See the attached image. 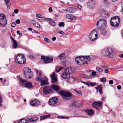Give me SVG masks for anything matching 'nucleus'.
<instances>
[{
  "instance_id": "58836bf2",
  "label": "nucleus",
  "mask_w": 123,
  "mask_h": 123,
  "mask_svg": "<svg viewBox=\"0 0 123 123\" xmlns=\"http://www.w3.org/2000/svg\"><path fill=\"white\" fill-rule=\"evenodd\" d=\"M81 77L86 78H88V76L86 75L83 74H81Z\"/></svg>"
},
{
  "instance_id": "0eeeda50",
  "label": "nucleus",
  "mask_w": 123,
  "mask_h": 123,
  "mask_svg": "<svg viewBox=\"0 0 123 123\" xmlns=\"http://www.w3.org/2000/svg\"><path fill=\"white\" fill-rule=\"evenodd\" d=\"M24 56L21 54L18 55L16 57L15 61L18 63L21 64H25L26 62V60L24 59Z\"/></svg>"
},
{
  "instance_id": "e433bc0d",
  "label": "nucleus",
  "mask_w": 123,
  "mask_h": 123,
  "mask_svg": "<svg viewBox=\"0 0 123 123\" xmlns=\"http://www.w3.org/2000/svg\"><path fill=\"white\" fill-rule=\"evenodd\" d=\"M49 24L50 25L53 26H55V23L54 21H52V20L51 21H49Z\"/></svg>"
},
{
  "instance_id": "a211bd4d",
  "label": "nucleus",
  "mask_w": 123,
  "mask_h": 123,
  "mask_svg": "<svg viewBox=\"0 0 123 123\" xmlns=\"http://www.w3.org/2000/svg\"><path fill=\"white\" fill-rule=\"evenodd\" d=\"M100 13L101 16L104 18H107L109 15V14L107 12H105L103 10H101Z\"/></svg>"
},
{
  "instance_id": "4d7b16f0",
  "label": "nucleus",
  "mask_w": 123,
  "mask_h": 123,
  "mask_svg": "<svg viewBox=\"0 0 123 123\" xmlns=\"http://www.w3.org/2000/svg\"><path fill=\"white\" fill-rule=\"evenodd\" d=\"M20 31L19 30L17 31V33L18 34H19V35H22V33H20Z\"/></svg>"
},
{
  "instance_id": "a18cd8bd",
  "label": "nucleus",
  "mask_w": 123,
  "mask_h": 123,
  "mask_svg": "<svg viewBox=\"0 0 123 123\" xmlns=\"http://www.w3.org/2000/svg\"><path fill=\"white\" fill-rule=\"evenodd\" d=\"M59 69V67H57L55 69V72H56L58 73L60 71Z\"/></svg>"
},
{
  "instance_id": "603ef678",
  "label": "nucleus",
  "mask_w": 123,
  "mask_h": 123,
  "mask_svg": "<svg viewBox=\"0 0 123 123\" xmlns=\"http://www.w3.org/2000/svg\"><path fill=\"white\" fill-rule=\"evenodd\" d=\"M96 72L94 71H93L92 73V76H95Z\"/></svg>"
},
{
  "instance_id": "69168bd1",
  "label": "nucleus",
  "mask_w": 123,
  "mask_h": 123,
  "mask_svg": "<svg viewBox=\"0 0 123 123\" xmlns=\"http://www.w3.org/2000/svg\"><path fill=\"white\" fill-rule=\"evenodd\" d=\"M46 20L47 21H51L52 20V19H51L50 18H46Z\"/></svg>"
},
{
  "instance_id": "2f4dec72",
  "label": "nucleus",
  "mask_w": 123,
  "mask_h": 123,
  "mask_svg": "<svg viewBox=\"0 0 123 123\" xmlns=\"http://www.w3.org/2000/svg\"><path fill=\"white\" fill-rule=\"evenodd\" d=\"M33 25L37 28H40V25L38 23L35 22V23H33Z\"/></svg>"
},
{
  "instance_id": "c85d7f7f",
  "label": "nucleus",
  "mask_w": 123,
  "mask_h": 123,
  "mask_svg": "<svg viewBox=\"0 0 123 123\" xmlns=\"http://www.w3.org/2000/svg\"><path fill=\"white\" fill-rule=\"evenodd\" d=\"M50 116L49 115H45L41 117L40 120L45 119V118L50 117Z\"/></svg>"
},
{
  "instance_id": "4468645a",
  "label": "nucleus",
  "mask_w": 123,
  "mask_h": 123,
  "mask_svg": "<svg viewBox=\"0 0 123 123\" xmlns=\"http://www.w3.org/2000/svg\"><path fill=\"white\" fill-rule=\"evenodd\" d=\"M106 50L108 54V57L111 58H113V56L112 49L111 48L109 47Z\"/></svg>"
},
{
  "instance_id": "72a5a7b5",
  "label": "nucleus",
  "mask_w": 123,
  "mask_h": 123,
  "mask_svg": "<svg viewBox=\"0 0 123 123\" xmlns=\"http://www.w3.org/2000/svg\"><path fill=\"white\" fill-rule=\"evenodd\" d=\"M102 53L104 56H107L108 57V54L107 53L106 50L103 51L102 52Z\"/></svg>"
},
{
  "instance_id": "6ab92c4d",
  "label": "nucleus",
  "mask_w": 123,
  "mask_h": 123,
  "mask_svg": "<svg viewBox=\"0 0 123 123\" xmlns=\"http://www.w3.org/2000/svg\"><path fill=\"white\" fill-rule=\"evenodd\" d=\"M11 38L12 44V46L14 48H16L17 47V43L16 41L11 36Z\"/></svg>"
},
{
  "instance_id": "338daca9",
  "label": "nucleus",
  "mask_w": 123,
  "mask_h": 123,
  "mask_svg": "<svg viewBox=\"0 0 123 123\" xmlns=\"http://www.w3.org/2000/svg\"><path fill=\"white\" fill-rule=\"evenodd\" d=\"M56 39V38L55 37H53L52 38V40L53 41H55Z\"/></svg>"
},
{
  "instance_id": "7c9ffc66",
  "label": "nucleus",
  "mask_w": 123,
  "mask_h": 123,
  "mask_svg": "<svg viewBox=\"0 0 123 123\" xmlns=\"http://www.w3.org/2000/svg\"><path fill=\"white\" fill-rule=\"evenodd\" d=\"M28 122L25 119L21 120L18 121V123H28Z\"/></svg>"
},
{
  "instance_id": "49530a36",
  "label": "nucleus",
  "mask_w": 123,
  "mask_h": 123,
  "mask_svg": "<svg viewBox=\"0 0 123 123\" xmlns=\"http://www.w3.org/2000/svg\"><path fill=\"white\" fill-rule=\"evenodd\" d=\"M76 21V20L75 19H71L69 22L71 23H74Z\"/></svg>"
},
{
  "instance_id": "f8f14e48",
  "label": "nucleus",
  "mask_w": 123,
  "mask_h": 123,
  "mask_svg": "<svg viewBox=\"0 0 123 123\" xmlns=\"http://www.w3.org/2000/svg\"><path fill=\"white\" fill-rule=\"evenodd\" d=\"M102 102L101 101L99 102H94L92 104V106L94 107L97 110H99L101 108V105Z\"/></svg>"
},
{
  "instance_id": "79ce46f5",
  "label": "nucleus",
  "mask_w": 123,
  "mask_h": 123,
  "mask_svg": "<svg viewBox=\"0 0 123 123\" xmlns=\"http://www.w3.org/2000/svg\"><path fill=\"white\" fill-rule=\"evenodd\" d=\"M28 120L29 121L31 122H34V120H33V118H28Z\"/></svg>"
},
{
  "instance_id": "1a4fd4ad",
  "label": "nucleus",
  "mask_w": 123,
  "mask_h": 123,
  "mask_svg": "<svg viewBox=\"0 0 123 123\" xmlns=\"http://www.w3.org/2000/svg\"><path fill=\"white\" fill-rule=\"evenodd\" d=\"M41 59L45 63H51L53 61V58L52 56H45L42 55L41 56Z\"/></svg>"
},
{
  "instance_id": "bb28decb",
  "label": "nucleus",
  "mask_w": 123,
  "mask_h": 123,
  "mask_svg": "<svg viewBox=\"0 0 123 123\" xmlns=\"http://www.w3.org/2000/svg\"><path fill=\"white\" fill-rule=\"evenodd\" d=\"M25 86L28 88H32L33 87L32 85L30 82L26 83L25 85Z\"/></svg>"
},
{
  "instance_id": "bf43d9fd",
  "label": "nucleus",
  "mask_w": 123,
  "mask_h": 123,
  "mask_svg": "<svg viewBox=\"0 0 123 123\" xmlns=\"http://www.w3.org/2000/svg\"><path fill=\"white\" fill-rule=\"evenodd\" d=\"M49 11L50 12H51L52 11V9L51 7H50L49 9Z\"/></svg>"
},
{
  "instance_id": "423d86ee",
  "label": "nucleus",
  "mask_w": 123,
  "mask_h": 123,
  "mask_svg": "<svg viewBox=\"0 0 123 123\" xmlns=\"http://www.w3.org/2000/svg\"><path fill=\"white\" fill-rule=\"evenodd\" d=\"M24 73L26 78L30 79L33 76V74L31 70L28 67H26L24 70Z\"/></svg>"
},
{
  "instance_id": "aec40b11",
  "label": "nucleus",
  "mask_w": 123,
  "mask_h": 123,
  "mask_svg": "<svg viewBox=\"0 0 123 123\" xmlns=\"http://www.w3.org/2000/svg\"><path fill=\"white\" fill-rule=\"evenodd\" d=\"M62 77L64 79H68L70 76V75L67 72H64L61 75Z\"/></svg>"
},
{
  "instance_id": "412c9836",
  "label": "nucleus",
  "mask_w": 123,
  "mask_h": 123,
  "mask_svg": "<svg viewBox=\"0 0 123 123\" xmlns=\"http://www.w3.org/2000/svg\"><path fill=\"white\" fill-rule=\"evenodd\" d=\"M51 87L52 89H53L54 90L56 91H59L60 89V87L59 86L55 85H51Z\"/></svg>"
},
{
  "instance_id": "f257e3e1",
  "label": "nucleus",
  "mask_w": 123,
  "mask_h": 123,
  "mask_svg": "<svg viewBox=\"0 0 123 123\" xmlns=\"http://www.w3.org/2000/svg\"><path fill=\"white\" fill-rule=\"evenodd\" d=\"M91 58L89 56L80 57V56L76 57L75 60L77 63L79 65L82 66L83 64L88 63L86 61H90Z\"/></svg>"
},
{
  "instance_id": "f704fd0d",
  "label": "nucleus",
  "mask_w": 123,
  "mask_h": 123,
  "mask_svg": "<svg viewBox=\"0 0 123 123\" xmlns=\"http://www.w3.org/2000/svg\"><path fill=\"white\" fill-rule=\"evenodd\" d=\"M4 1L5 2L6 5L7 6V8H8V6H9L10 5V4L9 3L10 2V0H4Z\"/></svg>"
},
{
  "instance_id": "de8ad7c7",
  "label": "nucleus",
  "mask_w": 123,
  "mask_h": 123,
  "mask_svg": "<svg viewBox=\"0 0 123 123\" xmlns=\"http://www.w3.org/2000/svg\"><path fill=\"white\" fill-rule=\"evenodd\" d=\"M11 26L13 27H14L16 25V23L14 22H13L11 24Z\"/></svg>"
},
{
  "instance_id": "5fc2aeb1",
  "label": "nucleus",
  "mask_w": 123,
  "mask_h": 123,
  "mask_svg": "<svg viewBox=\"0 0 123 123\" xmlns=\"http://www.w3.org/2000/svg\"><path fill=\"white\" fill-rule=\"evenodd\" d=\"M67 117H62L61 116H58L57 118H67Z\"/></svg>"
},
{
  "instance_id": "c03bdc74",
  "label": "nucleus",
  "mask_w": 123,
  "mask_h": 123,
  "mask_svg": "<svg viewBox=\"0 0 123 123\" xmlns=\"http://www.w3.org/2000/svg\"><path fill=\"white\" fill-rule=\"evenodd\" d=\"M2 102V98L1 95H0V107L2 106V105L1 104V103Z\"/></svg>"
},
{
  "instance_id": "393cba45",
  "label": "nucleus",
  "mask_w": 123,
  "mask_h": 123,
  "mask_svg": "<svg viewBox=\"0 0 123 123\" xmlns=\"http://www.w3.org/2000/svg\"><path fill=\"white\" fill-rule=\"evenodd\" d=\"M19 84L20 85L22 86L26 82V81L22 79L21 78H20L19 80Z\"/></svg>"
},
{
  "instance_id": "20e7f679",
  "label": "nucleus",
  "mask_w": 123,
  "mask_h": 123,
  "mask_svg": "<svg viewBox=\"0 0 123 123\" xmlns=\"http://www.w3.org/2000/svg\"><path fill=\"white\" fill-rule=\"evenodd\" d=\"M58 92L63 98L66 100L70 99V97L72 95L71 93L66 91L62 90Z\"/></svg>"
},
{
  "instance_id": "c756f323",
  "label": "nucleus",
  "mask_w": 123,
  "mask_h": 123,
  "mask_svg": "<svg viewBox=\"0 0 123 123\" xmlns=\"http://www.w3.org/2000/svg\"><path fill=\"white\" fill-rule=\"evenodd\" d=\"M101 34L103 35L104 36L107 34V32L105 29H103L101 31Z\"/></svg>"
},
{
  "instance_id": "f3484780",
  "label": "nucleus",
  "mask_w": 123,
  "mask_h": 123,
  "mask_svg": "<svg viewBox=\"0 0 123 123\" xmlns=\"http://www.w3.org/2000/svg\"><path fill=\"white\" fill-rule=\"evenodd\" d=\"M40 102L38 100L35 99L30 103V104L32 106H38L40 104Z\"/></svg>"
},
{
  "instance_id": "6e6d98bb",
  "label": "nucleus",
  "mask_w": 123,
  "mask_h": 123,
  "mask_svg": "<svg viewBox=\"0 0 123 123\" xmlns=\"http://www.w3.org/2000/svg\"><path fill=\"white\" fill-rule=\"evenodd\" d=\"M18 10L17 9H15L14 11V13H15L16 14L18 13Z\"/></svg>"
},
{
  "instance_id": "39448f33",
  "label": "nucleus",
  "mask_w": 123,
  "mask_h": 123,
  "mask_svg": "<svg viewBox=\"0 0 123 123\" xmlns=\"http://www.w3.org/2000/svg\"><path fill=\"white\" fill-rule=\"evenodd\" d=\"M107 25V21L105 19L103 18L99 19L97 22V27L99 29H101L104 28Z\"/></svg>"
},
{
  "instance_id": "a878e982",
  "label": "nucleus",
  "mask_w": 123,
  "mask_h": 123,
  "mask_svg": "<svg viewBox=\"0 0 123 123\" xmlns=\"http://www.w3.org/2000/svg\"><path fill=\"white\" fill-rule=\"evenodd\" d=\"M96 83H92L90 82H86V84L88 86H93L95 85Z\"/></svg>"
},
{
  "instance_id": "4c0bfd02",
  "label": "nucleus",
  "mask_w": 123,
  "mask_h": 123,
  "mask_svg": "<svg viewBox=\"0 0 123 123\" xmlns=\"http://www.w3.org/2000/svg\"><path fill=\"white\" fill-rule=\"evenodd\" d=\"M74 91L79 94L81 95L82 94V92L80 90H74Z\"/></svg>"
},
{
  "instance_id": "b1692460",
  "label": "nucleus",
  "mask_w": 123,
  "mask_h": 123,
  "mask_svg": "<svg viewBox=\"0 0 123 123\" xmlns=\"http://www.w3.org/2000/svg\"><path fill=\"white\" fill-rule=\"evenodd\" d=\"M95 88L96 89L97 92L98 91L100 94H102V86L101 85H100L97 87H95Z\"/></svg>"
},
{
  "instance_id": "37998d69",
  "label": "nucleus",
  "mask_w": 123,
  "mask_h": 123,
  "mask_svg": "<svg viewBox=\"0 0 123 123\" xmlns=\"http://www.w3.org/2000/svg\"><path fill=\"white\" fill-rule=\"evenodd\" d=\"M44 41L45 42H47L48 43H50V40L49 39H48V38H45L44 39Z\"/></svg>"
},
{
  "instance_id": "9b49d317",
  "label": "nucleus",
  "mask_w": 123,
  "mask_h": 123,
  "mask_svg": "<svg viewBox=\"0 0 123 123\" xmlns=\"http://www.w3.org/2000/svg\"><path fill=\"white\" fill-rule=\"evenodd\" d=\"M97 37V32L95 31V30H93L90 33L89 38L92 41H94L96 39Z\"/></svg>"
},
{
  "instance_id": "f03ea898",
  "label": "nucleus",
  "mask_w": 123,
  "mask_h": 123,
  "mask_svg": "<svg viewBox=\"0 0 123 123\" xmlns=\"http://www.w3.org/2000/svg\"><path fill=\"white\" fill-rule=\"evenodd\" d=\"M36 73L38 75V77L36 78L37 81L41 82V86L44 85L48 84V81L47 78L45 77L44 78H41V72L38 71L37 70H36Z\"/></svg>"
},
{
  "instance_id": "09e8293b",
  "label": "nucleus",
  "mask_w": 123,
  "mask_h": 123,
  "mask_svg": "<svg viewBox=\"0 0 123 123\" xmlns=\"http://www.w3.org/2000/svg\"><path fill=\"white\" fill-rule=\"evenodd\" d=\"M58 33L60 34L64 35V33H65L63 31H59L58 32Z\"/></svg>"
},
{
  "instance_id": "2eb2a0df",
  "label": "nucleus",
  "mask_w": 123,
  "mask_h": 123,
  "mask_svg": "<svg viewBox=\"0 0 123 123\" xmlns=\"http://www.w3.org/2000/svg\"><path fill=\"white\" fill-rule=\"evenodd\" d=\"M55 73L54 72L50 76L51 78V81L53 84H55L57 82V79L56 77L55 76Z\"/></svg>"
},
{
  "instance_id": "a19ab883",
  "label": "nucleus",
  "mask_w": 123,
  "mask_h": 123,
  "mask_svg": "<svg viewBox=\"0 0 123 123\" xmlns=\"http://www.w3.org/2000/svg\"><path fill=\"white\" fill-rule=\"evenodd\" d=\"M59 25L60 27H63L64 25V23L63 22H61L59 23Z\"/></svg>"
},
{
  "instance_id": "6e6552de",
  "label": "nucleus",
  "mask_w": 123,
  "mask_h": 123,
  "mask_svg": "<svg viewBox=\"0 0 123 123\" xmlns=\"http://www.w3.org/2000/svg\"><path fill=\"white\" fill-rule=\"evenodd\" d=\"M7 20L5 15L2 13L0 14V25L2 27L5 26L6 24Z\"/></svg>"
},
{
  "instance_id": "c9c22d12",
  "label": "nucleus",
  "mask_w": 123,
  "mask_h": 123,
  "mask_svg": "<svg viewBox=\"0 0 123 123\" xmlns=\"http://www.w3.org/2000/svg\"><path fill=\"white\" fill-rule=\"evenodd\" d=\"M65 55V53H63L58 55L57 57H58L59 59H61Z\"/></svg>"
},
{
  "instance_id": "680f3d73",
  "label": "nucleus",
  "mask_w": 123,
  "mask_h": 123,
  "mask_svg": "<svg viewBox=\"0 0 123 123\" xmlns=\"http://www.w3.org/2000/svg\"><path fill=\"white\" fill-rule=\"evenodd\" d=\"M77 7L80 9L81 8V6L79 4H77Z\"/></svg>"
},
{
  "instance_id": "5701e85b",
  "label": "nucleus",
  "mask_w": 123,
  "mask_h": 123,
  "mask_svg": "<svg viewBox=\"0 0 123 123\" xmlns=\"http://www.w3.org/2000/svg\"><path fill=\"white\" fill-rule=\"evenodd\" d=\"M66 18L69 19L77 18V17L72 14H68L66 15Z\"/></svg>"
},
{
  "instance_id": "3c124183",
  "label": "nucleus",
  "mask_w": 123,
  "mask_h": 123,
  "mask_svg": "<svg viewBox=\"0 0 123 123\" xmlns=\"http://www.w3.org/2000/svg\"><path fill=\"white\" fill-rule=\"evenodd\" d=\"M109 83L110 85L112 84L113 83V81L112 80H110L109 81Z\"/></svg>"
},
{
  "instance_id": "13d9d810",
  "label": "nucleus",
  "mask_w": 123,
  "mask_h": 123,
  "mask_svg": "<svg viewBox=\"0 0 123 123\" xmlns=\"http://www.w3.org/2000/svg\"><path fill=\"white\" fill-rule=\"evenodd\" d=\"M117 87L118 90H119L121 89V86L120 85H119L117 86Z\"/></svg>"
},
{
  "instance_id": "774afa93",
  "label": "nucleus",
  "mask_w": 123,
  "mask_h": 123,
  "mask_svg": "<svg viewBox=\"0 0 123 123\" xmlns=\"http://www.w3.org/2000/svg\"><path fill=\"white\" fill-rule=\"evenodd\" d=\"M109 70L107 69H106L105 70V72L106 73H108V72Z\"/></svg>"
},
{
  "instance_id": "e2e57ef3",
  "label": "nucleus",
  "mask_w": 123,
  "mask_h": 123,
  "mask_svg": "<svg viewBox=\"0 0 123 123\" xmlns=\"http://www.w3.org/2000/svg\"><path fill=\"white\" fill-rule=\"evenodd\" d=\"M41 18L42 20L43 21H44L46 20V18H45L43 17H42V16Z\"/></svg>"
},
{
  "instance_id": "ea45409f",
  "label": "nucleus",
  "mask_w": 123,
  "mask_h": 123,
  "mask_svg": "<svg viewBox=\"0 0 123 123\" xmlns=\"http://www.w3.org/2000/svg\"><path fill=\"white\" fill-rule=\"evenodd\" d=\"M100 81L103 82H105L106 81V79L105 78H101L100 79Z\"/></svg>"
},
{
  "instance_id": "9d476101",
  "label": "nucleus",
  "mask_w": 123,
  "mask_h": 123,
  "mask_svg": "<svg viewBox=\"0 0 123 123\" xmlns=\"http://www.w3.org/2000/svg\"><path fill=\"white\" fill-rule=\"evenodd\" d=\"M53 90L51 87L45 86L44 87L43 89V93L45 95H47L52 92Z\"/></svg>"
},
{
  "instance_id": "0e129e2a",
  "label": "nucleus",
  "mask_w": 123,
  "mask_h": 123,
  "mask_svg": "<svg viewBox=\"0 0 123 123\" xmlns=\"http://www.w3.org/2000/svg\"><path fill=\"white\" fill-rule=\"evenodd\" d=\"M92 6H94L95 4V2L94 1H92Z\"/></svg>"
},
{
  "instance_id": "052dcab7",
  "label": "nucleus",
  "mask_w": 123,
  "mask_h": 123,
  "mask_svg": "<svg viewBox=\"0 0 123 123\" xmlns=\"http://www.w3.org/2000/svg\"><path fill=\"white\" fill-rule=\"evenodd\" d=\"M36 16L37 17L39 18H41V17H40L41 15L38 14H36Z\"/></svg>"
},
{
  "instance_id": "4be33fe9",
  "label": "nucleus",
  "mask_w": 123,
  "mask_h": 123,
  "mask_svg": "<svg viewBox=\"0 0 123 123\" xmlns=\"http://www.w3.org/2000/svg\"><path fill=\"white\" fill-rule=\"evenodd\" d=\"M86 112L89 115H92L94 113V111L92 109L85 110Z\"/></svg>"
},
{
  "instance_id": "473e14b6",
  "label": "nucleus",
  "mask_w": 123,
  "mask_h": 123,
  "mask_svg": "<svg viewBox=\"0 0 123 123\" xmlns=\"http://www.w3.org/2000/svg\"><path fill=\"white\" fill-rule=\"evenodd\" d=\"M96 70L99 73H101L103 71L102 69L98 67H96Z\"/></svg>"
},
{
  "instance_id": "7ed1b4c3",
  "label": "nucleus",
  "mask_w": 123,
  "mask_h": 123,
  "mask_svg": "<svg viewBox=\"0 0 123 123\" xmlns=\"http://www.w3.org/2000/svg\"><path fill=\"white\" fill-rule=\"evenodd\" d=\"M120 21V19L119 16L112 17L111 19V25L112 26L117 27L119 25Z\"/></svg>"
},
{
  "instance_id": "864d4df0",
  "label": "nucleus",
  "mask_w": 123,
  "mask_h": 123,
  "mask_svg": "<svg viewBox=\"0 0 123 123\" xmlns=\"http://www.w3.org/2000/svg\"><path fill=\"white\" fill-rule=\"evenodd\" d=\"M16 22L17 24H19L20 23V20L19 19L17 20L16 21Z\"/></svg>"
},
{
  "instance_id": "dca6fc26",
  "label": "nucleus",
  "mask_w": 123,
  "mask_h": 123,
  "mask_svg": "<svg viewBox=\"0 0 123 123\" xmlns=\"http://www.w3.org/2000/svg\"><path fill=\"white\" fill-rule=\"evenodd\" d=\"M74 71V68L71 67H68L64 70V72H67L69 74L72 73Z\"/></svg>"
},
{
  "instance_id": "ddd939ff",
  "label": "nucleus",
  "mask_w": 123,
  "mask_h": 123,
  "mask_svg": "<svg viewBox=\"0 0 123 123\" xmlns=\"http://www.w3.org/2000/svg\"><path fill=\"white\" fill-rule=\"evenodd\" d=\"M58 102V99L56 97L51 98L49 101V103L50 105H54Z\"/></svg>"
},
{
  "instance_id": "cd10ccee",
  "label": "nucleus",
  "mask_w": 123,
  "mask_h": 123,
  "mask_svg": "<svg viewBox=\"0 0 123 123\" xmlns=\"http://www.w3.org/2000/svg\"><path fill=\"white\" fill-rule=\"evenodd\" d=\"M74 8L72 7H68L67 9V11L70 13H73L74 12L73 11V10Z\"/></svg>"
},
{
  "instance_id": "8fccbe9b",
  "label": "nucleus",
  "mask_w": 123,
  "mask_h": 123,
  "mask_svg": "<svg viewBox=\"0 0 123 123\" xmlns=\"http://www.w3.org/2000/svg\"><path fill=\"white\" fill-rule=\"evenodd\" d=\"M33 118L34 120V121L37 120L38 119V118L37 117H33Z\"/></svg>"
}]
</instances>
